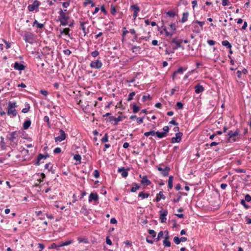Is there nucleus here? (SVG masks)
I'll return each mask as SVG.
<instances>
[{"mask_svg": "<svg viewBox=\"0 0 251 251\" xmlns=\"http://www.w3.org/2000/svg\"><path fill=\"white\" fill-rule=\"evenodd\" d=\"M9 107L15 108L17 107L16 102H11L9 101L8 102V106Z\"/></svg>", "mask_w": 251, "mask_h": 251, "instance_id": "48", "label": "nucleus"}, {"mask_svg": "<svg viewBox=\"0 0 251 251\" xmlns=\"http://www.w3.org/2000/svg\"><path fill=\"white\" fill-rule=\"evenodd\" d=\"M24 39L25 42L32 44L34 41V35L32 33L26 32L24 35Z\"/></svg>", "mask_w": 251, "mask_h": 251, "instance_id": "5", "label": "nucleus"}, {"mask_svg": "<svg viewBox=\"0 0 251 251\" xmlns=\"http://www.w3.org/2000/svg\"><path fill=\"white\" fill-rule=\"evenodd\" d=\"M155 134H156V136L158 138H162L166 136L165 134V132H159L158 131L155 132Z\"/></svg>", "mask_w": 251, "mask_h": 251, "instance_id": "32", "label": "nucleus"}, {"mask_svg": "<svg viewBox=\"0 0 251 251\" xmlns=\"http://www.w3.org/2000/svg\"><path fill=\"white\" fill-rule=\"evenodd\" d=\"M99 200V196L96 193H91L89 195L88 201L89 202L93 201H97Z\"/></svg>", "mask_w": 251, "mask_h": 251, "instance_id": "18", "label": "nucleus"}, {"mask_svg": "<svg viewBox=\"0 0 251 251\" xmlns=\"http://www.w3.org/2000/svg\"><path fill=\"white\" fill-rule=\"evenodd\" d=\"M40 4L41 3L39 1L37 0H34L32 4H30L28 6V10L30 12L33 11L35 10L38 11V7Z\"/></svg>", "mask_w": 251, "mask_h": 251, "instance_id": "4", "label": "nucleus"}, {"mask_svg": "<svg viewBox=\"0 0 251 251\" xmlns=\"http://www.w3.org/2000/svg\"><path fill=\"white\" fill-rule=\"evenodd\" d=\"M172 43H174L176 45V47L174 48V50L177 49L180 47H181V45L182 43V41H177L176 38H173L171 41Z\"/></svg>", "mask_w": 251, "mask_h": 251, "instance_id": "23", "label": "nucleus"}, {"mask_svg": "<svg viewBox=\"0 0 251 251\" xmlns=\"http://www.w3.org/2000/svg\"><path fill=\"white\" fill-rule=\"evenodd\" d=\"M241 204L244 206L246 209H249L250 206L246 204L245 200H241Z\"/></svg>", "mask_w": 251, "mask_h": 251, "instance_id": "52", "label": "nucleus"}, {"mask_svg": "<svg viewBox=\"0 0 251 251\" xmlns=\"http://www.w3.org/2000/svg\"><path fill=\"white\" fill-rule=\"evenodd\" d=\"M7 114L8 115H12L13 117H15L17 114V112L15 108L8 107Z\"/></svg>", "mask_w": 251, "mask_h": 251, "instance_id": "21", "label": "nucleus"}, {"mask_svg": "<svg viewBox=\"0 0 251 251\" xmlns=\"http://www.w3.org/2000/svg\"><path fill=\"white\" fill-rule=\"evenodd\" d=\"M1 141L0 142V147L2 150L6 149V146L5 142H4V138L3 137H0Z\"/></svg>", "mask_w": 251, "mask_h": 251, "instance_id": "37", "label": "nucleus"}, {"mask_svg": "<svg viewBox=\"0 0 251 251\" xmlns=\"http://www.w3.org/2000/svg\"><path fill=\"white\" fill-rule=\"evenodd\" d=\"M129 168L126 169L124 167L119 168L118 169V172L121 173V175L123 177H126L128 176L127 171Z\"/></svg>", "mask_w": 251, "mask_h": 251, "instance_id": "17", "label": "nucleus"}, {"mask_svg": "<svg viewBox=\"0 0 251 251\" xmlns=\"http://www.w3.org/2000/svg\"><path fill=\"white\" fill-rule=\"evenodd\" d=\"M130 9L133 10V18L134 20H135L138 16V14L140 9L137 4L130 5Z\"/></svg>", "mask_w": 251, "mask_h": 251, "instance_id": "8", "label": "nucleus"}, {"mask_svg": "<svg viewBox=\"0 0 251 251\" xmlns=\"http://www.w3.org/2000/svg\"><path fill=\"white\" fill-rule=\"evenodd\" d=\"M132 106L133 112L134 113H137L140 109V107L137 106L135 103H133Z\"/></svg>", "mask_w": 251, "mask_h": 251, "instance_id": "40", "label": "nucleus"}, {"mask_svg": "<svg viewBox=\"0 0 251 251\" xmlns=\"http://www.w3.org/2000/svg\"><path fill=\"white\" fill-rule=\"evenodd\" d=\"M195 92L197 94H200L201 93H202L204 90V87L201 85L200 83L198 84L195 87Z\"/></svg>", "mask_w": 251, "mask_h": 251, "instance_id": "20", "label": "nucleus"}, {"mask_svg": "<svg viewBox=\"0 0 251 251\" xmlns=\"http://www.w3.org/2000/svg\"><path fill=\"white\" fill-rule=\"evenodd\" d=\"M79 23H80V28L82 30L83 32L84 35H85L86 34V33H87V32L86 31V28H85V25L86 24H88V21L87 22H81V21H80Z\"/></svg>", "mask_w": 251, "mask_h": 251, "instance_id": "25", "label": "nucleus"}, {"mask_svg": "<svg viewBox=\"0 0 251 251\" xmlns=\"http://www.w3.org/2000/svg\"><path fill=\"white\" fill-rule=\"evenodd\" d=\"M244 200H245V201H247L248 202L251 201V196L249 194L246 195V196L245 197Z\"/></svg>", "mask_w": 251, "mask_h": 251, "instance_id": "60", "label": "nucleus"}, {"mask_svg": "<svg viewBox=\"0 0 251 251\" xmlns=\"http://www.w3.org/2000/svg\"><path fill=\"white\" fill-rule=\"evenodd\" d=\"M94 176L95 178H98L100 176V173L98 170H95L94 172Z\"/></svg>", "mask_w": 251, "mask_h": 251, "instance_id": "61", "label": "nucleus"}, {"mask_svg": "<svg viewBox=\"0 0 251 251\" xmlns=\"http://www.w3.org/2000/svg\"><path fill=\"white\" fill-rule=\"evenodd\" d=\"M100 10L105 15L107 14V11L106 10L104 5H103L101 6Z\"/></svg>", "mask_w": 251, "mask_h": 251, "instance_id": "64", "label": "nucleus"}, {"mask_svg": "<svg viewBox=\"0 0 251 251\" xmlns=\"http://www.w3.org/2000/svg\"><path fill=\"white\" fill-rule=\"evenodd\" d=\"M185 70H186L185 69H184L183 68L180 67L175 72L177 74H183V72Z\"/></svg>", "mask_w": 251, "mask_h": 251, "instance_id": "49", "label": "nucleus"}, {"mask_svg": "<svg viewBox=\"0 0 251 251\" xmlns=\"http://www.w3.org/2000/svg\"><path fill=\"white\" fill-rule=\"evenodd\" d=\"M183 133L181 132H178L176 133V137L171 138V143H179L181 141Z\"/></svg>", "mask_w": 251, "mask_h": 251, "instance_id": "10", "label": "nucleus"}, {"mask_svg": "<svg viewBox=\"0 0 251 251\" xmlns=\"http://www.w3.org/2000/svg\"><path fill=\"white\" fill-rule=\"evenodd\" d=\"M144 119V116L142 117H137L136 119L137 123L139 124H142L143 122V119Z\"/></svg>", "mask_w": 251, "mask_h": 251, "instance_id": "58", "label": "nucleus"}, {"mask_svg": "<svg viewBox=\"0 0 251 251\" xmlns=\"http://www.w3.org/2000/svg\"><path fill=\"white\" fill-rule=\"evenodd\" d=\"M167 17L170 18H174L176 15H177L175 11L174 10H169L165 12Z\"/></svg>", "mask_w": 251, "mask_h": 251, "instance_id": "22", "label": "nucleus"}, {"mask_svg": "<svg viewBox=\"0 0 251 251\" xmlns=\"http://www.w3.org/2000/svg\"><path fill=\"white\" fill-rule=\"evenodd\" d=\"M222 44L223 46L226 47V48L230 49L232 46L231 44L227 40H224L222 42Z\"/></svg>", "mask_w": 251, "mask_h": 251, "instance_id": "31", "label": "nucleus"}, {"mask_svg": "<svg viewBox=\"0 0 251 251\" xmlns=\"http://www.w3.org/2000/svg\"><path fill=\"white\" fill-rule=\"evenodd\" d=\"M59 133L60 135L58 136L55 137L54 138L55 142H60L64 140L67 137L66 134L62 129H60Z\"/></svg>", "mask_w": 251, "mask_h": 251, "instance_id": "6", "label": "nucleus"}, {"mask_svg": "<svg viewBox=\"0 0 251 251\" xmlns=\"http://www.w3.org/2000/svg\"><path fill=\"white\" fill-rule=\"evenodd\" d=\"M72 243V240H67L65 242L61 243L60 244L58 245V246L61 247H63V246H68V245L71 244Z\"/></svg>", "mask_w": 251, "mask_h": 251, "instance_id": "38", "label": "nucleus"}, {"mask_svg": "<svg viewBox=\"0 0 251 251\" xmlns=\"http://www.w3.org/2000/svg\"><path fill=\"white\" fill-rule=\"evenodd\" d=\"M44 121L48 123V125L50 127V118L48 116H45L44 117Z\"/></svg>", "mask_w": 251, "mask_h": 251, "instance_id": "54", "label": "nucleus"}, {"mask_svg": "<svg viewBox=\"0 0 251 251\" xmlns=\"http://www.w3.org/2000/svg\"><path fill=\"white\" fill-rule=\"evenodd\" d=\"M148 233L151 235L152 238H154L156 237V232L153 229H149Z\"/></svg>", "mask_w": 251, "mask_h": 251, "instance_id": "45", "label": "nucleus"}, {"mask_svg": "<svg viewBox=\"0 0 251 251\" xmlns=\"http://www.w3.org/2000/svg\"><path fill=\"white\" fill-rule=\"evenodd\" d=\"M74 159L76 161H79L80 162L81 157L79 154H75L74 156Z\"/></svg>", "mask_w": 251, "mask_h": 251, "instance_id": "55", "label": "nucleus"}, {"mask_svg": "<svg viewBox=\"0 0 251 251\" xmlns=\"http://www.w3.org/2000/svg\"><path fill=\"white\" fill-rule=\"evenodd\" d=\"M147 100H151V97L149 95L148 96L144 95L143 96L142 100L143 101H146Z\"/></svg>", "mask_w": 251, "mask_h": 251, "instance_id": "57", "label": "nucleus"}, {"mask_svg": "<svg viewBox=\"0 0 251 251\" xmlns=\"http://www.w3.org/2000/svg\"><path fill=\"white\" fill-rule=\"evenodd\" d=\"M50 156V155L49 153H46V154H42L41 153H40L38 154V155L37 157V160L35 161H33V163L36 166H39L40 164V161L42 159H46L48 157Z\"/></svg>", "mask_w": 251, "mask_h": 251, "instance_id": "7", "label": "nucleus"}, {"mask_svg": "<svg viewBox=\"0 0 251 251\" xmlns=\"http://www.w3.org/2000/svg\"><path fill=\"white\" fill-rule=\"evenodd\" d=\"M192 26H193V28H192V31L194 32H196V33H199L201 32V29H200V28L196 25H193L192 24Z\"/></svg>", "mask_w": 251, "mask_h": 251, "instance_id": "39", "label": "nucleus"}, {"mask_svg": "<svg viewBox=\"0 0 251 251\" xmlns=\"http://www.w3.org/2000/svg\"><path fill=\"white\" fill-rule=\"evenodd\" d=\"M182 195H183L184 196H187V194L186 193H179L177 194V198H176V199H174L172 201L174 202H178L181 199V196Z\"/></svg>", "mask_w": 251, "mask_h": 251, "instance_id": "28", "label": "nucleus"}, {"mask_svg": "<svg viewBox=\"0 0 251 251\" xmlns=\"http://www.w3.org/2000/svg\"><path fill=\"white\" fill-rule=\"evenodd\" d=\"M139 177L142 178L141 182L142 184H144L145 186H149L151 184V181L148 179V177L146 176H144L142 177L141 175H140Z\"/></svg>", "mask_w": 251, "mask_h": 251, "instance_id": "15", "label": "nucleus"}, {"mask_svg": "<svg viewBox=\"0 0 251 251\" xmlns=\"http://www.w3.org/2000/svg\"><path fill=\"white\" fill-rule=\"evenodd\" d=\"M162 27L163 28V30L164 31V32L165 33V35L167 37H172V35H173L174 34V32H169L167 29V27L166 26H165L164 25V24L162 26Z\"/></svg>", "mask_w": 251, "mask_h": 251, "instance_id": "24", "label": "nucleus"}, {"mask_svg": "<svg viewBox=\"0 0 251 251\" xmlns=\"http://www.w3.org/2000/svg\"><path fill=\"white\" fill-rule=\"evenodd\" d=\"M135 95V93L134 92H132L129 93V94L128 96L127 100L128 101L131 100L133 99V97Z\"/></svg>", "mask_w": 251, "mask_h": 251, "instance_id": "47", "label": "nucleus"}, {"mask_svg": "<svg viewBox=\"0 0 251 251\" xmlns=\"http://www.w3.org/2000/svg\"><path fill=\"white\" fill-rule=\"evenodd\" d=\"M25 107L23 108L22 110V112L24 113H27L30 109V106L29 103H25Z\"/></svg>", "mask_w": 251, "mask_h": 251, "instance_id": "35", "label": "nucleus"}, {"mask_svg": "<svg viewBox=\"0 0 251 251\" xmlns=\"http://www.w3.org/2000/svg\"><path fill=\"white\" fill-rule=\"evenodd\" d=\"M176 106L179 109H182L183 108V104L181 102H177L176 104Z\"/></svg>", "mask_w": 251, "mask_h": 251, "instance_id": "51", "label": "nucleus"}, {"mask_svg": "<svg viewBox=\"0 0 251 251\" xmlns=\"http://www.w3.org/2000/svg\"><path fill=\"white\" fill-rule=\"evenodd\" d=\"M169 26L171 28V29H172V32H173L174 33L175 31L176 30V22H175V23H171L169 25Z\"/></svg>", "mask_w": 251, "mask_h": 251, "instance_id": "44", "label": "nucleus"}, {"mask_svg": "<svg viewBox=\"0 0 251 251\" xmlns=\"http://www.w3.org/2000/svg\"><path fill=\"white\" fill-rule=\"evenodd\" d=\"M134 185L135 186L132 187L130 189V191L131 192H135L140 188V186L138 185V184L134 183Z\"/></svg>", "mask_w": 251, "mask_h": 251, "instance_id": "41", "label": "nucleus"}, {"mask_svg": "<svg viewBox=\"0 0 251 251\" xmlns=\"http://www.w3.org/2000/svg\"><path fill=\"white\" fill-rule=\"evenodd\" d=\"M239 134L240 131L239 129H237L234 132H232L231 130L229 131L227 134V141L230 143L236 142L237 141V139L236 138V136H238Z\"/></svg>", "mask_w": 251, "mask_h": 251, "instance_id": "3", "label": "nucleus"}, {"mask_svg": "<svg viewBox=\"0 0 251 251\" xmlns=\"http://www.w3.org/2000/svg\"><path fill=\"white\" fill-rule=\"evenodd\" d=\"M188 16L189 13L188 12H184L182 14V17L181 20L180 21V22L183 23L186 22L188 20Z\"/></svg>", "mask_w": 251, "mask_h": 251, "instance_id": "27", "label": "nucleus"}, {"mask_svg": "<svg viewBox=\"0 0 251 251\" xmlns=\"http://www.w3.org/2000/svg\"><path fill=\"white\" fill-rule=\"evenodd\" d=\"M166 197L163 194V191H160L159 193L157 194L156 198L153 200L154 201L159 202L161 199L165 200Z\"/></svg>", "mask_w": 251, "mask_h": 251, "instance_id": "19", "label": "nucleus"}, {"mask_svg": "<svg viewBox=\"0 0 251 251\" xmlns=\"http://www.w3.org/2000/svg\"><path fill=\"white\" fill-rule=\"evenodd\" d=\"M174 241L177 245L180 243V238L178 236H175L174 238Z\"/></svg>", "mask_w": 251, "mask_h": 251, "instance_id": "56", "label": "nucleus"}, {"mask_svg": "<svg viewBox=\"0 0 251 251\" xmlns=\"http://www.w3.org/2000/svg\"><path fill=\"white\" fill-rule=\"evenodd\" d=\"M179 86H176L174 88H173L171 91V95H173L176 91H178L179 90Z\"/></svg>", "mask_w": 251, "mask_h": 251, "instance_id": "50", "label": "nucleus"}, {"mask_svg": "<svg viewBox=\"0 0 251 251\" xmlns=\"http://www.w3.org/2000/svg\"><path fill=\"white\" fill-rule=\"evenodd\" d=\"M59 247L58 246V245H57L55 243H52L50 246L49 247V249H56L57 248H58Z\"/></svg>", "mask_w": 251, "mask_h": 251, "instance_id": "63", "label": "nucleus"}, {"mask_svg": "<svg viewBox=\"0 0 251 251\" xmlns=\"http://www.w3.org/2000/svg\"><path fill=\"white\" fill-rule=\"evenodd\" d=\"M91 55L93 57H96L99 54V52L98 50H95L91 52Z\"/></svg>", "mask_w": 251, "mask_h": 251, "instance_id": "59", "label": "nucleus"}, {"mask_svg": "<svg viewBox=\"0 0 251 251\" xmlns=\"http://www.w3.org/2000/svg\"><path fill=\"white\" fill-rule=\"evenodd\" d=\"M149 196V194L144 193V192H141L138 194V197L141 198L142 199L147 198Z\"/></svg>", "mask_w": 251, "mask_h": 251, "instance_id": "34", "label": "nucleus"}, {"mask_svg": "<svg viewBox=\"0 0 251 251\" xmlns=\"http://www.w3.org/2000/svg\"><path fill=\"white\" fill-rule=\"evenodd\" d=\"M31 124V122L30 120H27L25 121L23 125V128L25 130L27 129L30 126Z\"/></svg>", "mask_w": 251, "mask_h": 251, "instance_id": "26", "label": "nucleus"}, {"mask_svg": "<svg viewBox=\"0 0 251 251\" xmlns=\"http://www.w3.org/2000/svg\"><path fill=\"white\" fill-rule=\"evenodd\" d=\"M229 0H222V5L223 6H227L230 4V2L228 1Z\"/></svg>", "mask_w": 251, "mask_h": 251, "instance_id": "62", "label": "nucleus"}, {"mask_svg": "<svg viewBox=\"0 0 251 251\" xmlns=\"http://www.w3.org/2000/svg\"><path fill=\"white\" fill-rule=\"evenodd\" d=\"M164 233H166V236L163 240V244L165 247H170L171 246V242L169 240V232L168 230H165Z\"/></svg>", "mask_w": 251, "mask_h": 251, "instance_id": "13", "label": "nucleus"}, {"mask_svg": "<svg viewBox=\"0 0 251 251\" xmlns=\"http://www.w3.org/2000/svg\"><path fill=\"white\" fill-rule=\"evenodd\" d=\"M20 133V131H15L9 132L7 135L6 140L11 142L10 146L12 148H15L17 146L18 143L17 141H15V140L18 137Z\"/></svg>", "mask_w": 251, "mask_h": 251, "instance_id": "1", "label": "nucleus"}, {"mask_svg": "<svg viewBox=\"0 0 251 251\" xmlns=\"http://www.w3.org/2000/svg\"><path fill=\"white\" fill-rule=\"evenodd\" d=\"M157 169L158 171L161 172V174L164 176H168L169 175V172L170 171V168L169 166H166L164 169H163L161 167H158Z\"/></svg>", "mask_w": 251, "mask_h": 251, "instance_id": "12", "label": "nucleus"}, {"mask_svg": "<svg viewBox=\"0 0 251 251\" xmlns=\"http://www.w3.org/2000/svg\"><path fill=\"white\" fill-rule=\"evenodd\" d=\"M77 241L79 243H83L85 244L89 243V241L87 238H82V237H78Z\"/></svg>", "mask_w": 251, "mask_h": 251, "instance_id": "33", "label": "nucleus"}, {"mask_svg": "<svg viewBox=\"0 0 251 251\" xmlns=\"http://www.w3.org/2000/svg\"><path fill=\"white\" fill-rule=\"evenodd\" d=\"M70 29L69 28H65L63 30H60V34H65L66 35H68L71 38V35L70 34Z\"/></svg>", "mask_w": 251, "mask_h": 251, "instance_id": "29", "label": "nucleus"}, {"mask_svg": "<svg viewBox=\"0 0 251 251\" xmlns=\"http://www.w3.org/2000/svg\"><path fill=\"white\" fill-rule=\"evenodd\" d=\"M102 65L101 60L99 58L95 61H91L90 66L92 68L99 69Z\"/></svg>", "mask_w": 251, "mask_h": 251, "instance_id": "9", "label": "nucleus"}, {"mask_svg": "<svg viewBox=\"0 0 251 251\" xmlns=\"http://www.w3.org/2000/svg\"><path fill=\"white\" fill-rule=\"evenodd\" d=\"M110 9H111L110 13L112 15H115V14L117 12V10L116 9V7L114 5H113V4L111 5Z\"/></svg>", "mask_w": 251, "mask_h": 251, "instance_id": "42", "label": "nucleus"}, {"mask_svg": "<svg viewBox=\"0 0 251 251\" xmlns=\"http://www.w3.org/2000/svg\"><path fill=\"white\" fill-rule=\"evenodd\" d=\"M132 50L133 52L139 53L140 52L141 48L138 46H132Z\"/></svg>", "mask_w": 251, "mask_h": 251, "instance_id": "36", "label": "nucleus"}, {"mask_svg": "<svg viewBox=\"0 0 251 251\" xmlns=\"http://www.w3.org/2000/svg\"><path fill=\"white\" fill-rule=\"evenodd\" d=\"M235 171L237 173H246V170L240 169V168H237L235 169Z\"/></svg>", "mask_w": 251, "mask_h": 251, "instance_id": "53", "label": "nucleus"}, {"mask_svg": "<svg viewBox=\"0 0 251 251\" xmlns=\"http://www.w3.org/2000/svg\"><path fill=\"white\" fill-rule=\"evenodd\" d=\"M160 215V219L161 223H165L166 221V216L168 214V211L167 210H164V211H159Z\"/></svg>", "mask_w": 251, "mask_h": 251, "instance_id": "16", "label": "nucleus"}, {"mask_svg": "<svg viewBox=\"0 0 251 251\" xmlns=\"http://www.w3.org/2000/svg\"><path fill=\"white\" fill-rule=\"evenodd\" d=\"M173 179H174V177L173 176H170L169 177V179H168V188H170V189H172L173 188Z\"/></svg>", "mask_w": 251, "mask_h": 251, "instance_id": "30", "label": "nucleus"}, {"mask_svg": "<svg viewBox=\"0 0 251 251\" xmlns=\"http://www.w3.org/2000/svg\"><path fill=\"white\" fill-rule=\"evenodd\" d=\"M155 135V131L154 130H151L148 132H146L144 133V135L145 136L148 137L150 135L154 136Z\"/></svg>", "mask_w": 251, "mask_h": 251, "instance_id": "46", "label": "nucleus"}, {"mask_svg": "<svg viewBox=\"0 0 251 251\" xmlns=\"http://www.w3.org/2000/svg\"><path fill=\"white\" fill-rule=\"evenodd\" d=\"M66 11V9H65L63 11L62 9H60L58 12L59 16L58 17V21L60 22V25L63 26L67 25L68 23V21L70 19L69 17L65 13Z\"/></svg>", "mask_w": 251, "mask_h": 251, "instance_id": "2", "label": "nucleus"}, {"mask_svg": "<svg viewBox=\"0 0 251 251\" xmlns=\"http://www.w3.org/2000/svg\"><path fill=\"white\" fill-rule=\"evenodd\" d=\"M108 133H105L104 136L101 138V141L102 143H106L108 141Z\"/></svg>", "mask_w": 251, "mask_h": 251, "instance_id": "43", "label": "nucleus"}, {"mask_svg": "<svg viewBox=\"0 0 251 251\" xmlns=\"http://www.w3.org/2000/svg\"><path fill=\"white\" fill-rule=\"evenodd\" d=\"M122 120V116L120 115L117 118H115L114 116H110L107 121H108L110 122L114 121V123L113 125L114 126H116L118 125V123L120 121H121Z\"/></svg>", "mask_w": 251, "mask_h": 251, "instance_id": "11", "label": "nucleus"}, {"mask_svg": "<svg viewBox=\"0 0 251 251\" xmlns=\"http://www.w3.org/2000/svg\"><path fill=\"white\" fill-rule=\"evenodd\" d=\"M13 68L16 70L22 71L25 69V66L18 62H15L14 64Z\"/></svg>", "mask_w": 251, "mask_h": 251, "instance_id": "14", "label": "nucleus"}]
</instances>
